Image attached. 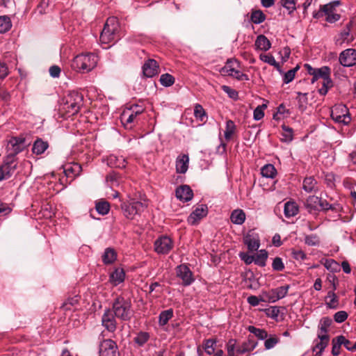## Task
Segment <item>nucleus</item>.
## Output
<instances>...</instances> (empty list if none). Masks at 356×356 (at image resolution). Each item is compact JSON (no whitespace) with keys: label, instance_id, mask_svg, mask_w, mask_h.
I'll return each mask as SVG.
<instances>
[{"label":"nucleus","instance_id":"1","mask_svg":"<svg viewBox=\"0 0 356 356\" xmlns=\"http://www.w3.org/2000/svg\"><path fill=\"white\" fill-rule=\"evenodd\" d=\"M113 312L115 316L120 320L130 321L134 314L131 300L122 296L117 297L113 303Z\"/></svg>","mask_w":356,"mask_h":356},{"label":"nucleus","instance_id":"2","mask_svg":"<svg viewBox=\"0 0 356 356\" xmlns=\"http://www.w3.org/2000/svg\"><path fill=\"white\" fill-rule=\"evenodd\" d=\"M83 97L76 91L70 92L63 100L61 109L69 116L76 114L83 105Z\"/></svg>","mask_w":356,"mask_h":356},{"label":"nucleus","instance_id":"3","mask_svg":"<svg viewBox=\"0 0 356 356\" xmlns=\"http://www.w3.org/2000/svg\"><path fill=\"white\" fill-rule=\"evenodd\" d=\"M120 24L115 17H108L100 34V41L103 44H109L119 38Z\"/></svg>","mask_w":356,"mask_h":356},{"label":"nucleus","instance_id":"4","mask_svg":"<svg viewBox=\"0 0 356 356\" xmlns=\"http://www.w3.org/2000/svg\"><path fill=\"white\" fill-rule=\"evenodd\" d=\"M97 56L94 54H80L74 58L72 67L77 71L88 72L97 65Z\"/></svg>","mask_w":356,"mask_h":356},{"label":"nucleus","instance_id":"5","mask_svg":"<svg viewBox=\"0 0 356 356\" xmlns=\"http://www.w3.org/2000/svg\"><path fill=\"white\" fill-rule=\"evenodd\" d=\"M25 147L24 138L14 137L10 139L6 147L8 154L6 161H9L10 165H14L15 156L22 152Z\"/></svg>","mask_w":356,"mask_h":356},{"label":"nucleus","instance_id":"6","mask_svg":"<svg viewBox=\"0 0 356 356\" xmlns=\"http://www.w3.org/2000/svg\"><path fill=\"white\" fill-rule=\"evenodd\" d=\"M147 207L146 203L134 200L121 205L124 216L130 220H133L136 216H139Z\"/></svg>","mask_w":356,"mask_h":356},{"label":"nucleus","instance_id":"7","mask_svg":"<svg viewBox=\"0 0 356 356\" xmlns=\"http://www.w3.org/2000/svg\"><path fill=\"white\" fill-rule=\"evenodd\" d=\"M339 4V1L329 3L323 6H321L318 13L314 17H320L325 15V19L330 23H334L338 21L340 15L335 13L336 6Z\"/></svg>","mask_w":356,"mask_h":356},{"label":"nucleus","instance_id":"8","mask_svg":"<svg viewBox=\"0 0 356 356\" xmlns=\"http://www.w3.org/2000/svg\"><path fill=\"white\" fill-rule=\"evenodd\" d=\"M331 117L334 122L344 125L348 124L351 120L348 108L343 105L335 107L332 111Z\"/></svg>","mask_w":356,"mask_h":356},{"label":"nucleus","instance_id":"9","mask_svg":"<svg viewBox=\"0 0 356 356\" xmlns=\"http://www.w3.org/2000/svg\"><path fill=\"white\" fill-rule=\"evenodd\" d=\"M154 250L158 254H165L172 249L174 244L172 240L167 236L159 237L154 242Z\"/></svg>","mask_w":356,"mask_h":356},{"label":"nucleus","instance_id":"10","mask_svg":"<svg viewBox=\"0 0 356 356\" xmlns=\"http://www.w3.org/2000/svg\"><path fill=\"white\" fill-rule=\"evenodd\" d=\"M339 63L343 67H353L356 65V50L347 49L341 51L339 57Z\"/></svg>","mask_w":356,"mask_h":356},{"label":"nucleus","instance_id":"11","mask_svg":"<svg viewBox=\"0 0 356 356\" xmlns=\"http://www.w3.org/2000/svg\"><path fill=\"white\" fill-rule=\"evenodd\" d=\"M176 274L182 280V284L184 286H188L194 281L193 273L186 265L182 264L177 266Z\"/></svg>","mask_w":356,"mask_h":356},{"label":"nucleus","instance_id":"12","mask_svg":"<svg viewBox=\"0 0 356 356\" xmlns=\"http://www.w3.org/2000/svg\"><path fill=\"white\" fill-rule=\"evenodd\" d=\"M117 345L111 339L104 340L99 346V356H117Z\"/></svg>","mask_w":356,"mask_h":356},{"label":"nucleus","instance_id":"13","mask_svg":"<svg viewBox=\"0 0 356 356\" xmlns=\"http://www.w3.org/2000/svg\"><path fill=\"white\" fill-rule=\"evenodd\" d=\"M289 285H285L270 290L267 294L266 298L270 302H275L278 300L284 298L289 291Z\"/></svg>","mask_w":356,"mask_h":356},{"label":"nucleus","instance_id":"14","mask_svg":"<svg viewBox=\"0 0 356 356\" xmlns=\"http://www.w3.org/2000/svg\"><path fill=\"white\" fill-rule=\"evenodd\" d=\"M115 318L113 312L106 310L102 318V325L109 332H114L116 329Z\"/></svg>","mask_w":356,"mask_h":356},{"label":"nucleus","instance_id":"15","mask_svg":"<svg viewBox=\"0 0 356 356\" xmlns=\"http://www.w3.org/2000/svg\"><path fill=\"white\" fill-rule=\"evenodd\" d=\"M244 243L247 245L249 251L254 252L259 249L260 243L257 234L250 231L243 238Z\"/></svg>","mask_w":356,"mask_h":356},{"label":"nucleus","instance_id":"16","mask_svg":"<svg viewBox=\"0 0 356 356\" xmlns=\"http://www.w3.org/2000/svg\"><path fill=\"white\" fill-rule=\"evenodd\" d=\"M138 115H135L130 110L124 109L120 115V121L126 129H132L137 122Z\"/></svg>","mask_w":356,"mask_h":356},{"label":"nucleus","instance_id":"17","mask_svg":"<svg viewBox=\"0 0 356 356\" xmlns=\"http://www.w3.org/2000/svg\"><path fill=\"white\" fill-rule=\"evenodd\" d=\"M207 214V207L206 205L201 204L197 207L188 216V222L190 225H196L200 220Z\"/></svg>","mask_w":356,"mask_h":356},{"label":"nucleus","instance_id":"18","mask_svg":"<svg viewBox=\"0 0 356 356\" xmlns=\"http://www.w3.org/2000/svg\"><path fill=\"white\" fill-rule=\"evenodd\" d=\"M176 197L179 200L185 202L191 200L193 197V191L187 185H183L176 189Z\"/></svg>","mask_w":356,"mask_h":356},{"label":"nucleus","instance_id":"19","mask_svg":"<svg viewBox=\"0 0 356 356\" xmlns=\"http://www.w3.org/2000/svg\"><path fill=\"white\" fill-rule=\"evenodd\" d=\"M82 171L81 165L77 163H71L64 165L63 172L67 177L74 179Z\"/></svg>","mask_w":356,"mask_h":356},{"label":"nucleus","instance_id":"20","mask_svg":"<svg viewBox=\"0 0 356 356\" xmlns=\"http://www.w3.org/2000/svg\"><path fill=\"white\" fill-rule=\"evenodd\" d=\"M143 71L147 77H152L159 72V65L156 60L149 59L143 67Z\"/></svg>","mask_w":356,"mask_h":356},{"label":"nucleus","instance_id":"21","mask_svg":"<svg viewBox=\"0 0 356 356\" xmlns=\"http://www.w3.org/2000/svg\"><path fill=\"white\" fill-rule=\"evenodd\" d=\"M318 341H315L313 352L316 353V355L321 356L329 343L330 337L329 335H318Z\"/></svg>","mask_w":356,"mask_h":356},{"label":"nucleus","instance_id":"22","mask_svg":"<svg viewBox=\"0 0 356 356\" xmlns=\"http://www.w3.org/2000/svg\"><path fill=\"white\" fill-rule=\"evenodd\" d=\"M189 157L186 154L179 155L176 160V171L177 173H185L188 168Z\"/></svg>","mask_w":356,"mask_h":356},{"label":"nucleus","instance_id":"23","mask_svg":"<svg viewBox=\"0 0 356 356\" xmlns=\"http://www.w3.org/2000/svg\"><path fill=\"white\" fill-rule=\"evenodd\" d=\"M107 164L111 168H125L127 162L125 159L122 156L111 154L107 158Z\"/></svg>","mask_w":356,"mask_h":356},{"label":"nucleus","instance_id":"24","mask_svg":"<svg viewBox=\"0 0 356 356\" xmlns=\"http://www.w3.org/2000/svg\"><path fill=\"white\" fill-rule=\"evenodd\" d=\"M240 67L239 62L236 59H229L225 66L221 68L220 73L223 75L230 76L235 70Z\"/></svg>","mask_w":356,"mask_h":356},{"label":"nucleus","instance_id":"25","mask_svg":"<svg viewBox=\"0 0 356 356\" xmlns=\"http://www.w3.org/2000/svg\"><path fill=\"white\" fill-rule=\"evenodd\" d=\"M16 168V164L10 165L9 161L4 162V164L0 165V181L8 179L14 172Z\"/></svg>","mask_w":356,"mask_h":356},{"label":"nucleus","instance_id":"26","mask_svg":"<svg viewBox=\"0 0 356 356\" xmlns=\"http://www.w3.org/2000/svg\"><path fill=\"white\" fill-rule=\"evenodd\" d=\"M256 49L266 51L271 47V43L270 40L264 35H259L257 36L255 43Z\"/></svg>","mask_w":356,"mask_h":356},{"label":"nucleus","instance_id":"27","mask_svg":"<svg viewBox=\"0 0 356 356\" xmlns=\"http://www.w3.org/2000/svg\"><path fill=\"white\" fill-rule=\"evenodd\" d=\"M125 273L122 268H116L111 275L109 281L111 283L117 286L124 280Z\"/></svg>","mask_w":356,"mask_h":356},{"label":"nucleus","instance_id":"28","mask_svg":"<svg viewBox=\"0 0 356 356\" xmlns=\"http://www.w3.org/2000/svg\"><path fill=\"white\" fill-rule=\"evenodd\" d=\"M48 147V143L38 138L33 143L32 152L33 154L40 155L44 153Z\"/></svg>","mask_w":356,"mask_h":356},{"label":"nucleus","instance_id":"29","mask_svg":"<svg viewBox=\"0 0 356 356\" xmlns=\"http://www.w3.org/2000/svg\"><path fill=\"white\" fill-rule=\"evenodd\" d=\"M106 182L111 188L118 187L122 182V177L118 173L112 172L106 175Z\"/></svg>","mask_w":356,"mask_h":356},{"label":"nucleus","instance_id":"30","mask_svg":"<svg viewBox=\"0 0 356 356\" xmlns=\"http://www.w3.org/2000/svg\"><path fill=\"white\" fill-rule=\"evenodd\" d=\"M230 220L234 224L242 225L245 220V213L242 209H235L231 213Z\"/></svg>","mask_w":356,"mask_h":356},{"label":"nucleus","instance_id":"31","mask_svg":"<svg viewBox=\"0 0 356 356\" xmlns=\"http://www.w3.org/2000/svg\"><path fill=\"white\" fill-rule=\"evenodd\" d=\"M332 319L327 316L323 317L318 324V335H328V328L332 324Z\"/></svg>","mask_w":356,"mask_h":356},{"label":"nucleus","instance_id":"32","mask_svg":"<svg viewBox=\"0 0 356 356\" xmlns=\"http://www.w3.org/2000/svg\"><path fill=\"white\" fill-rule=\"evenodd\" d=\"M336 289L335 286L334 285L333 290L330 291L327 293V296L325 297L326 305L329 308L336 309L339 305V299L337 295L334 293V291Z\"/></svg>","mask_w":356,"mask_h":356},{"label":"nucleus","instance_id":"33","mask_svg":"<svg viewBox=\"0 0 356 356\" xmlns=\"http://www.w3.org/2000/svg\"><path fill=\"white\" fill-rule=\"evenodd\" d=\"M116 259L117 254L113 248H108L105 250L102 255V260L105 264H111L113 263Z\"/></svg>","mask_w":356,"mask_h":356},{"label":"nucleus","instance_id":"34","mask_svg":"<svg viewBox=\"0 0 356 356\" xmlns=\"http://www.w3.org/2000/svg\"><path fill=\"white\" fill-rule=\"evenodd\" d=\"M257 346V342L255 341L252 337H248V340L244 342L241 347L238 349V352L241 354L253 350Z\"/></svg>","mask_w":356,"mask_h":356},{"label":"nucleus","instance_id":"35","mask_svg":"<svg viewBox=\"0 0 356 356\" xmlns=\"http://www.w3.org/2000/svg\"><path fill=\"white\" fill-rule=\"evenodd\" d=\"M316 185H317V181H316V179L312 177H306L303 180L302 188L306 192L311 193V192L316 191L317 190Z\"/></svg>","mask_w":356,"mask_h":356},{"label":"nucleus","instance_id":"36","mask_svg":"<svg viewBox=\"0 0 356 356\" xmlns=\"http://www.w3.org/2000/svg\"><path fill=\"white\" fill-rule=\"evenodd\" d=\"M331 70L329 67L323 66L321 68H316L315 74L312 79V83H314L319 78L325 79L327 76H330Z\"/></svg>","mask_w":356,"mask_h":356},{"label":"nucleus","instance_id":"37","mask_svg":"<svg viewBox=\"0 0 356 356\" xmlns=\"http://www.w3.org/2000/svg\"><path fill=\"white\" fill-rule=\"evenodd\" d=\"M284 215L286 217H293L298 212V207L293 202H287L284 204Z\"/></svg>","mask_w":356,"mask_h":356},{"label":"nucleus","instance_id":"38","mask_svg":"<svg viewBox=\"0 0 356 356\" xmlns=\"http://www.w3.org/2000/svg\"><path fill=\"white\" fill-rule=\"evenodd\" d=\"M173 316V310L172 309H169L167 310H164L161 312L159 316V324L160 326L165 325L170 319H171Z\"/></svg>","mask_w":356,"mask_h":356},{"label":"nucleus","instance_id":"39","mask_svg":"<svg viewBox=\"0 0 356 356\" xmlns=\"http://www.w3.org/2000/svg\"><path fill=\"white\" fill-rule=\"evenodd\" d=\"M95 209L99 214L104 216L109 212L110 204L104 200H100L96 202Z\"/></svg>","mask_w":356,"mask_h":356},{"label":"nucleus","instance_id":"40","mask_svg":"<svg viewBox=\"0 0 356 356\" xmlns=\"http://www.w3.org/2000/svg\"><path fill=\"white\" fill-rule=\"evenodd\" d=\"M259 58L263 62H264L266 63H268L270 65L274 66L279 72H281V70H280V65L275 60V59L273 56V55H271L270 54H261L259 56Z\"/></svg>","mask_w":356,"mask_h":356},{"label":"nucleus","instance_id":"41","mask_svg":"<svg viewBox=\"0 0 356 356\" xmlns=\"http://www.w3.org/2000/svg\"><path fill=\"white\" fill-rule=\"evenodd\" d=\"M267 257V252L265 250H261L256 256H254V262L260 266H264Z\"/></svg>","mask_w":356,"mask_h":356},{"label":"nucleus","instance_id":"42","mask_svg":"<svg viewBox=\"0 0 356 356\" xmlns=\"http://www.w3.org/2000/svg\"><path fill=\"white\" fill-rule=\"evenodd\" d=\"M297 95L296 99L298 101V108L301 111H304L307 104V93L298 92Z\"/></svg>","mask_w":356,"mask_h":356},{"label":"nucleus","instance_id":"43","mask_svg":"<svg viewBox=\"0 0 356 356\" xmlns=\"http://www.w3.org/2000/svg\"><path fill=\"white\" fill-rule=\"evenodd\" d=\"M10 19L7 16H0V33L7 32L11 28Z\"/></svg>","mask_w":356,"mask_h":356},{"label":"nucleus","instance_id":"44","mask_svg":"<svg viewBox=\"0 0 356 356\" xmlns=\"http://www.w3.org/2000/svg\"><path fill=\"white\" fill-rule=\"evenodd\" d=\"M149 339V334L146 332H140L136 337H134V341L138 346H143Z\"/></svg>","mask_w":356,"mask_h":356},{"label":"nucleus","instance_id":"45","mask_svg":"<svg viewBox=\"0 0 356 356\" xmlns=\"http://www.w3.org/2000/svg\"><path fill=\"white\" fill-rule=\"evenodd\" d=\"M321 198L317 196L312 195L309 196L306 201V206L310 209L319 210V204Z\"/></svg>","mask_w":356,"mask_h":356},{"label":"nucleus","instance_id":"46","mask_svg":"<svg viewBox=\"0 0 356 356\" xmlns=\"http://www.w3.org/2000/svg\"><path fill=\"white\" fill-rule=\"evenodd\" d=\"M194 115L197 120L204 122L207 119V115L204 109L200 104H195L194 108Z\"/></svg>","mask_w":356,"mask_h":356},{"label":"nucleus","instance_id":"47","mask_svg":"<svg viewBox=\"0 0 356 356\" xmlns=\"http://www.w3.org/2000/svg\"><path fill=\"white\" fill-rule=\"evenodd\" d=\"M248 330L250 332L254 334L259 339L263 340L268 337V333L264 330L257 328L252 325L249 326Z\"/></svg>","mask_w":356,"mask_h":356},{"label":"nucleus","instance_id":"48","mask_svg":"<svg viewBox=\"0 0 356 356\" xmlns=\"http://www.w3.org/2000/svg\"><path fill=\"white\" fill-rule=\"evenodd\" d=\"M276 173L275 167L271 164H267L261 168V175L267 178H273Z\"/></svg>","mask_w":356,"mask_h":356},{"label":"nucleus","instance_id":"49","mask_svg":"<svg viewBox=\"0 0 356 356\" xmlns=\"http://www.w3.org/2000/svg\"><path fill=\"white\" fill-rule=\"evenodd\" d=\"M215 340L211 339H207L204 342L202 349L205 350L208 355H212L215 352Z\"/></svg>","mask_w":356,"mask_h":356},{"label":"nucleus","instance_id":"50","mask_svg":"<svg viewBox=\"0 0 356 356\" xmlns=\"http://www.w3.org/2000/svg\"><path fill=\"white\" fill-rule=\"evenodd\" d=\"M236 130V126L234 122L229 120L226 122V129L225 131V138L227 140H229Z\"/></svg>","mask_w":356,"mask_h":356},{"label":"nucleus","instance_id":"51","mask_svg":"<svg viewBox=\"0 0 356 356\" xmlns=\"http://www.w3.org/2000/svg\"><path fill=\"white\" fill-rule=\"evenodd\" d=\"M320 238L316 234L306 235L305 243L309 246H318L320 244Z\"/></svg>","mask_w":356,"mask_h":356},{"label":"nucleus","instance_id":"52","mask_svg":"<svg viewBox=\"0 0 356 356\" xmlns=\"http://www.w3.org/2000/svg\"><path fill=\"white\" fill-rule=\"evenodd\" d=\"M160 82L161 85L169 87L175 83V78L170 74H164L161 76Z\"/></svg>","mask_w":356,"mask_h":356},{"label":"nucleus","instance_id":"53","mask_svg":"<svg viewBox=\"0 0 356 356\" xmlns=\"http://www.w3.org/2000/svg\"><path fill=\"white\" fill-rule=\"evenodd\" d=\"M281 5L285 8L289 13H291L296 9L297 0H280Z\"/></svg>","mask_w":356,"mask_h":356},{"label":"nucleus","instance_id":"54","mask_svg":"<svg viewBox=\"0 0 356 356\" xmlns=\"http://www.w3.org/2000/svg\"><path fill=\"white\" fill-rule=\"evenodd\" d=\"M265 15L261 10H255L251 15V20L254 24H260L265 20Z\"/></svg>","mask_w":356,"mask_h":356},{"label":"nucleus","instance_id":"55","mask_svg":"<svg viewBox=\"0 0 356 356\" xmlns=\"http://www.w3.org/2000/svg\"><path fill=\"white\" fill-rule=\"evenodd\" d=\"M266 104L258 106L253 112V118L255 120H259L264 116V110L266 108Z\"/></svg>","mask_w":356,"mask_h":356},{"label":"nucleus","instance_id":"56","mask_svg":"<svg viewBox=\"0 0 356 356\" xmlns=\"http://www.w3.org/2000/svg\"><path fill=\"white\" fill-rule=\"evenodd\" d=\"M280 341V339L277 337L276 336L270 337L264 342V346L265 348L267 350L271 349L275 346L276 344H277Z\"/></svg>","mask_w":356,"mask_h":356},{"label":"nucleus","instance_id":"57","mask_svg":"<svg viewBox=\"0 0 356 356\" xmlns=\"http://www.w3.org/2000/svg\"><path fill=\"white\" fill-rule=\"evenodd\" d=\"M282 130L284 131V133L282 134L283 138L282 140L285 142H290L293 139V130L291 128H289V127H286L285 125H283Z\"/></svg>","mask_w":356,"mask_h":356},{"label":"nucleus","instance_id":"58","mask_svg":"<svg viewBox=\"0 0 356 356\" xmlns=\"http://www.w3.org/2000/svg\"><path fill=\"white\" fill-rule=\"evenodd\" d=\"M298 69L299 67L296 66L295 68L290 70L286 73H285L284 76V82L285 83H289L292 81L295 77L296 72Z\"/></svg>","mask_w":356,"mask_h":356},{"label":"nucleus","instance_id":"59","mask_svg":"<svg viewBox=\"0 0 356 356\" xmlns=\"http://www.w3.org/2000/svg\"><path fill=\"white\" fill-rule=\"evenodd\" d=\"M273 269L275 271H282L284 269V264L280 257H275L272 264Z\"/></svg>","mask_w":356,"mask_h":356},{"label":"nucleus","instance_id":"60","mask_svg":"<svg viewBox=\"0 0 356 356\" xmlns=\"http://www.w3.org/2000/svg\"><path fill=\"white\" fill-rule=\"evenodd\" d=\"M348 314L345 311H339L334 314V320L339 323L344 322L348 318Z\"/></svg>","mask_w":356,"mask_h":356},{"label":"nucleus","instance_id":"61","mask_svg":"<svg viewBox=\"0 0 356 356\" xmlns=\"http://www.w3.org/2000/svg\"><path fill=\"white\" fill-rule=\"evenodd\" d=\"M332 342H335L337 345L341 347L343 345L347 349L350 348V346H347V343H350V341L346 339L343 336H338L332 339Z\"/></svg>","mask_w":356,"mask_h":356},{"label":"nucleus","instance_id":"62","mask_svg":"<svg viewBox=\"0 0 356 356\" xmlns=\"http://www.w3.org/2000/svg\"><path fill=\"white\" fill-rule=\"evenodd\" d=\"M231 76L234 77L238 81H248V76L239 70V68L235 70L234 72L230 75Z\"/></svg>","mask_w":356,"mask_h":356},{"label":"nucleus","instance_id":"63","mask_svg":"<svg viewBox=\"0 0 356 356\" xmlns=\"http://www.w3.org/2000/svg\"><path fill=\"white\" fill-rule=\"evenodd\" d=\"M126 109L130 110L135 115L138 116L141 115L145 111V108L143 106L138 104L131 105L130 107H127Z\"/></svg>","mask_w":356,"mask_h":356},{"label":"nucleus","instance_id":"64","mask_svg":"<svg viewBox=\"0 0 356 356\" xmlns=\"http://www.w3.org/2000/svg\"><path fill=\"white\" fill-rule=\"evenodd\" d=\"M222 90L226 92L228 96L234 99H236L238 98V92L236 90L231 88L230 87L227 86H222Z\"/></svg>","mask_w":356,"mask_h":356}]
</instances>
